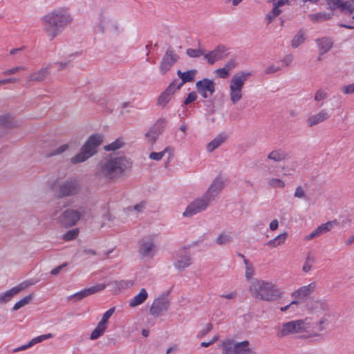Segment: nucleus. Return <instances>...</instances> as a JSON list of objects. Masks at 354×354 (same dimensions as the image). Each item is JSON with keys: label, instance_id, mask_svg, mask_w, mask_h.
<instances>
[{"label": "nucleus", "instance_id": "ea45409f", "mask_svg": "<svg viewBox=\"0 0 354 354\" xmlns=\"http://www.w3.org/2000/svg\"><path fill=\"white\" fill-rule=\"evenodd\" d=\"M245 266V276L248 280H250L254 275L255 271L253 265L247 259L243 261Z\"/></svg>", "mask_w": 354, "mask_h": 354}, {"label": "nucleus", "instance_id": "7ed1b4c3", "mask_svg": "<svg viewBox=\"0 0 354 354\" xmlns=\"http://www.w3.org/2000/svg\"><path fill=\"white\" fill-rule=\"evenodd\" d=\"M131 167V162L124 156H111L101 160L96 166L95 175L106 180L119 178Z\"/></svg>", "mask_w": 354, "mask_h": 354}, {"label": "nucleus", "instance_id": "a878e982", "mask_svg": "<svg viewBox=\"0 0 354 354\" xmlns=\"http://www.w3.org/2000/svg\"><path fill=\"white\" fill-rule=\"evenodd\" d=\"M338 224L339 222L337 220L333 219L320 225L314 232H311V239L318 237L324 234L330 232L332 229Z\"/></svg>", "mask_w": 354, "mask_h": 354}, {"label": "nucleus", "instance_id": "052dcab7", "mask_svg": "<svg viewBox=\"0 0 354 354\" xmlns=\"http://www.w3.org/2000/svg\"><path fill=\"white\" fill-rule=\"evenodd\" d=\"M341 90L344 94L354 93V83L342 86Z\"/></svg>", "mask_w": 354, "mask_h": 354}, {"label": "nucleus", "instance_id": "9d476101", "mask_svg": "<svg viewBox=\"0 0 354 354\" xmlns=\"http://www.w3.org/2000/svg\"><path fill=\"white\" fill-rule=\"evenodd\" d=\"M222 354H254L249 341L236 342L232 338H226L221 345Z\"/></svg>", "mask_w": 354, "mask_h": 354}, {"label": "nucleus", "instance_id": "f257e3e1", "mask_svg": "<svg viewBox=\"0 0 354 354\" xmlns=\"http://www.w3.org/2000/svg\"><path fill=\"white\" fill-rule=\"evenodd\" d=\"M331 315L330 304L324 297L317 295L311 297V341L322 339Z\"/></svg>", "mask_w": 354, "mask_h": 354}, {"label": "nucleus", "instance_id": "79ce46f5", "mask_svg": "<svg viewBox=\"0 0 354 354\" xmlns=\"http://www.w3.org/2000/svg\"><path fill=\"white\" fill-rule=\"evenodd\" d=\"M268 184L272 188H283L285 183L280 178H271L268 179Z\"/></svg>", "mask_w": 354, "mask_h": 354}, {"label": "nucleus", "instance_id": "0e129e2a", "mask_svg": "<svg viewBox=\"0 0 354 354\" xmlns=\"http://www.w3.org/2000/svg\"><path fill=\"white\" fill-rule=\"evenodd\" d=\"M216 73L221 78H225L229 75L230 72L225 68H219L216 71Z\"/></svg>", "mask_w": 354, "mask_h": 354}, {"label": "nucleus", "instance_id": "6e6d98bb", "mask_svg": "<svg viewBox=\"0 0 354 354\" xmlns=\"http://www.w3.org/2000/svg\"><path fill=\"white\" fill-rule=\"evenodd\" d=\"M197 99V95L195 92H191L188 94L187 97L185 98L184 101L185 105H188L190 103L193 102Z\"/></svg>", "mask_w": 354, "mask_h": 354}, {"label": "nucleus", "instance_id": "e433bc0d", "mask_svg": "<svg viewBox=\"0 0 354 354\" xmlns=\"http://www.w3.org/2000/svg\"><path fill=\"white\" fill-rule=\"evenodd\" d=\"M34 295L30 294L17 301L13 306V310H18L23 306L28 305L32 299Z\"/></svg>", "mask_w": 354, "mask_h": 354}, {"label": "nucleus", "instance_id": "7c9ffc66", "mask_svg": "<svg viewBox=\"0 0 354 354\" xmlns=\"http://www.w3.org/2000/svg\"><path fill=\"white\" fill-rule=\"evenodd\" d=\"M148 297V293L145 288H142L140 292L129 301L131 307L138 306L144 303Z\"/></svg>", "mask_w": 354, "mask_h": 354}, {"label": "nucleus", "instance_id": "393cba45", "mask_svg": "<svg viewBox=\"0 0 354 354\" xmlns=\"http://www.w3.org/2000/svg\"><path fill=\"white\" fill-rule=\"evenodd\" d=\"M48 74V68L44 67L26 75L27 83L43 82Z\"/></svg>", "mask_w": 354, "mask_h": 354}, {"label": "nucleus", "instance_id": "39448f33", "mask_svg": "<svg viewBox=\"0 0 354 354\" xmlns=\"http://www.w3.org/2000/svg\"><path fill=\"white\" fill-rule=\"evenodd\" d=\"M252 296L259 300L273 301L281 298L283 292L270 281L254 279L250 286Z\"/></svg>", "mask_w": 354, "mask_h": 354}, {"label": "nucleus", "instance_id": "aec40b11", "mask_svg": "<svg viewBox=\"0 0 354 354\" xmlns=\"http://www.w3.org/2000/svg\"><path fill=\"white\" fill-rule=\"evenodd\" d=\"M224 185V180L221 178H216L214 180L204 194L212 201L220 194Z\"/></svg>", "mask_w": 354, "mask_h": 354}, {"label": "nucleus", "instance_id": "8fccbe9b", "mask_svg": "<svg viewBox=\"0 0 354 354\" xmlns=\"http://www.w3.org/2000/svg\"><path fill=\"white\" fill-rule=\"evenodd\" d=\"M280 13L281 10L279 8H273V9L268 12L266 17L268 24L271 23Z\"/></svg>", "mask_w": 354, "mask_h": 354}, {"label": "nucleus", "instance_id": "338daca9", "mask_svg": "<svg viewBox=\"0 0 354 354\" xmlns=\"http://www.w3.org/2000/svg\"><path fill=\"white\" fill-rule=\"evenodd\" d=\"M132 208L133 210L136 211L137 212H142L145 208V203L140 202V203L133 205Z\"/></svg>", "mask_w": 354, "mask_h": 354}, {"label": "nucleus", "instance_id": "864d4df0", "mask_svg": "<svg viewBox=\"0 0 354 354\" xmlns=\"http://www.w3.org/2000/svg\"><path fill=\"white\" fill-rule=\"evenodd\" d=\"M128 283L129 282L126 281H114L112 283V286L115 291H119L121 288L127 287Z\"/></svg>", "mask_w": 354, "mask_h": 354}, {"label": "nucleus", "instance_id": "58836bf2", "mask_svg": "<svg viewBox=\"0 0 354 354\" xmlns=\"http://www.w3.org/2000/svg\"><path fill=\"white\" fill-rule=\"evenodd\" d=\"M310 294L309 286H304L299 288L298 290L294 292L292 295L295 298L302 299Z\"/></svg>", "mask_w": 354, "mask_h": 354}, {"label": "nucleus", "instance_id": "dca6fc26", "mask_svg": "<svg viewBox=\"0 0 354 354\" xmlns=\"http://www.w3.org/2000/svg\"><path fill=\"white\" fill-rule=\"evenodd\" d=\"M33 284L29 281H24L11 289L0 294V304H4L12 299V298L21 290Z\"/></svg>", "mask_w": 354, "mask_h": 354}, {"label": "nucleus", "instance_id": "774afa93", "mask_svg": "<svg viewBox=\"0 0 354 354\" xmlns=\"http://www.w3.org/2000/svg\"><path fill=\"white\" fill-rule=\"evenodd\" d=\"M217 340H218V336H214L208 342H201V345L203 347H208V346H211L212 344H213Z\"/></svg>", "mask_w": 354, "mask_h": 354}, {"label": "nucleus", "instance_id": "473e14b6", "mask_svg": "<svg viewBox=\"0 0 354 354\" xmlns=\"http://www.w3.org/2000/svg\"><path fill=\"white\" fill-rule=\"evenodd\" d=\"M288 237V233L283 232L282 234H280L277 236H276L274 238L270 239L269 241L267 242L266 245L269 248H274L277 247H279L280 245H282L285 243L286 239Z\"/></svg>", "mask_w": 354, "mask_h": 354}, {"label": "nucleus", "instance_id": "4be33fe9", "mask_svg": "<svg viewBox=\"0 0 354 354\" xmlns=\"http://www.w3.org/2000/svg\"><path fill=\"white\" fill-rule=\"evenodd\" d=\"M156 245L151 238L144 239L140 245L139 252L144 257H149L153 255Z\"/></svg>", "mask_w": 354, "mask_h": 354}, {"label": "nucleus", "instance_id": "603ef678", "mask_svg": "<svg viewBox=\"0 0 354 354\" xmlns=\"http://www.w3.org/2000/svg\"><path fill=\"white\" fill-rule=\"evenodd\" d=\"M114 310H115L114 308H111L109 310L105 312L103 314L100 323H101V324H104V325L107 326L108 320L112 316V315L113 314Z\"/></svg>", "mask_w": 354, "mask_h": 354}, {"label": "nucleus", "instance_id": "de8ad7c7", "mask_svg": "<svg viewBox=\"0 0 354 354\" xmlns=\"http://www.w3.org/2000/svg\"><path fill=\"white\" fill-rule=\"evenodd\" d=\"M169 150H170V149L169 147H166L162 151L151 152L149 154V158L151 160L159 161L163 158L165 154Z\"/></svg>", "mask_w": 354, "mask_h": 354}, {"label": "nucleus", "instance_id": "37998d69", "mask_svg": "<svg viewBox=\"0 0 354 354\" xmlns=\"http://www.w3.org/2000/svg\"><path fill=\"white\" fill-rule=\"evenodd\" d=\"M26 70V68L24 66L22 65H18L15 66L12 68H8L7 70H5L2 72V74L6 76L12 75L14 74H16L21 71Z\"/></svg>", "mask_w": 354, "mask_h": 354}, {"label": "nucleus", "instance_id": "4468645a", "mask_svg": "<svg viewBox=\"0 0 354 354\" xmlns=\"http://www.w3.org/2000/svg\"><path fill=\"white\" fill-rule=\"evenodd\" d=\"M327 5L330 10H338L342 12L348 14L354 12V0L346 1L342 0H327Z\"/></svg>", "mask_w": 354, "mask_h": 354}, {"label": "nucleus", "instance_id": "a211bd4d", "mask_svg": "<svg viewBox=\"0 0 354 354\" xmlns=\"http://www.w3.org/2000/svg\"><path fill=\"white\" fill-rule=\"evenodd\" d=\"M166 124L165 119H160L157 121V122L149 130V131L146 133L145 136L151 145H153L158 138V137L162 133L163 131V129Z\"/></svg>", "mask_w": 354, "mask_h": 354}, {"label": "nucleus", "instance_id": "a19ab883", "mask_svg": "<svg viewBox=\"0 0 354 354\" xmlns=\"http://www.w3.org/2000/svg\"><path fill=\"white\" fill-rule=\"evenodd\" d=\"M79 232L80 230L78 228H73L64 233L62 235V239L66 241L74 240L77 237Z\"/></svg>", "mask_w": 354, "mask_h": 354}, {"label": "nucleus", "instance_id": "f704fd0d", "mask_svg": "<svg viewBox=\"0 0 354 354\" xmlns=\"http://www.w3.org/2000/svg\"><path fill=\"white\" fill-rule=\"evenodd\" d=\"M316 43L318 50L322 55L327 53L333 46L332 41L326 38L317 39Z\"/></svg>", "mask_w": 354, "mask_h": 354}, {"label": "nucleus", "instance_id": "9b49d317", "mask_svg": "<svg viewBox=\"0 0 354 354\" xmlns=\"http://www.w3.org/2000/svg\"><path fill=\"white\" fill-rule=\"evenodd\" d=\"M211 201L204 194L194 199L186 207L183 213L184 217H191L207 209Z\"/></svg>", "mask_w": 354, "mask_h": 354}, {"label": "nucleus", "instance_id": "13d9d810", "mask_svg": "<svg viewBox=\"0 0 354 354\" xmlns=\"http://www.w3.org/2000/svg\"><path fill=\"white\" fill-rule=\"evenodd\" d=\"M299 301H291L289 304L285 306H283V307H281L280 308V310L282 312H285L286 310H288V309H292V310H295V307L297 306V304H299Z\"/></svg>", "mask_w": 354, "mask_h": 354}, {"label": "nucleus", "instance_id": "c756f323", "mask_svg": "<svg viewBox=\"0 0 354 354\" xmlns=\"http://www.w3.org/2000/svg\"><path fill=\"white\" fill-rule=\"evenodd\" d=\"M288 158V154L281 149H274L270 151L267 156L268 160L274 162H280L285 160Z\"/></svg>", "mask_w": 354, "mask_h": 354}, {"label": "nucleus", "instance_id": "e2e57ef3", "mask_svg": "<svg viewBox=\"0 0 354 354\" xmlns=\"http://www.w3.org/2000/svg\"><path fill=\"white\" fill-rule=\"evenodd\" d=\"M212 329V325L211 324H207L199 333L198 337H203L207 335Z\"/></svg>", "mask_w": 354, "mask_h": 354}, {"label": "nucleus", "instance_id": "bb28decb", "mask_svg": "<svg viewBox=\"0 0 354 354\" xmlns=\"http://www.w3.org/2000/svg\"><path fill=\"white\" fill-rule=\"evenodd\" d=\"M106 288L104 283L97 284L93 287L84 289L80 292H76L75 294L71 296V297H75L77 300H80L87 296L95 294L104 290Z\"/></svg>", "mask_w": 354, "mask_h": 354}, {"label": "nucleus", "instance_id": "b1692460", "mask_svg": "<svg viewBox=\"0 0 354 354\" xmlns=\"http://www.w3.org/2000/svg\"><path fill=\"white\" fill-rule=\"evenodd\" d=\"M226 49L224 46H218L214 50L209 53H205V59H207L209 64H213L214 62L223 59L225 55Z\"/></svg>", "mask_w": 354, "mask_h": 354}, {"label": "nucleus", "instance_id": "680f3d73", "mask_svg": "<svg viewBox=\"0 0 354 354\" xmlns=\"http://www.w3.org/2000/svg\"><path fill=\"white\" fill-rule=\"evenodd\" d=\"M331 15L330 14L324 13V14H319L315 15L313 17V19H315L317 21H324L330 19Z\"/></svg>", "mask_w": 354, "mask_h": 354}, {"label": "nucleus", "instance_id": "f8f14e48", "mask_svg": "<svg viewBox=\"0 0 354 354\" xmlns=\"http://www.w3.org/2000/svg\"><path fill=\"white\" fill-rule=\"evenodd\" d=\"M80 191V183L76 178H71L59 184L56 192L57 198H64L77 194Z\"/></svg>", "mask_w": 354, "mask_h": 354}, {"label": "nucleus", "instance_id": "412c9836", "mask_svg": "<svg viewBox=\"0 0 354 354\" xmlns=\"http://www.w3.org/2000/svg\"><path fill=\"white\" fill-rule=\"evenodd\" d=\"M178 55L172 50H167L160 65V69L162 74L166 73L171 66L177 62Z\"/></svg>", "mask_w": 354, "mask_h": 354}, {"label": "nucleus", "instance_id": "5701e85b", "mask_svg": "<svg viewBox=\"0 0 354 354\" xmlns=\"http://www.w3.org/2000/svg\"><path fill=\"white\" fill-rule=\"evenodd\" d=\"M196 73L197 71L195 69L189 70L185 72L178 71L177 75L181 79V82H178V80H174L171 83L175 84L176 88L179 90L186 82H193Z\"/></svg>", "mask_w": 354, "mask_h": 354}, {"label": "nucleus", "instance_id": "2f4dec72", "mask_svg": "<svg viewBox=\"0 0 354 354\" xmlns=\"http://www.w3.org/2000/svg\"><path fill=\"white\" fill-rule=\"evenodd\" d=\"M330 117V113L327 109H322L318 113L314 114L311 117V126L316 125L324 121L328 120Z\"/></svg>", "mask_w": 354, "mask_h": 354}, {"label": "nucleus", "instance_id": "20e7f679", "mask_svg": "<svg viewBox=\"0 0 354 354\" xmlns=\"http://www.w3.org/2000/svg\"><path fill=\"white\" fill-rule=\"evenodd\" d=\"M95 29L101 35L109 37L118 35L120 32V26L115 12L108 7L100 8L96 14Z\"/></svg>", "mask_w": 354, "mask_h": 354}, {"label": "nucleus", "instance_id": "6ab92c4d", "mask_svg": "<svg viewBox=\"0 0 354 354\" xmlns=\"http://www.w3.org/2000/svg\"><path fill=\"white\" fill-rule=\"evenodd\" d=\"M178 90V89L176 88L175 84L171 83L158 96L157 99V105L162 108H165L171 100L174 94Z\"/></svg>", "mask_w": 354, "mask_h": 354}, {"label": "nucleus", "instance_id": "f03ea898", "mask_svg": "<svg viewBox=\"0 0 354 354\" xmlns=\"http://www.w3.org/2000/svg\"><path fill=\"white\" fill-rule=\"evenodd\" d=\"M73 21L69 9L65 7L55 8L45 14L41 21L46 37L53 40Z\"/></svg>", "mask_w": 354, "mask_h": 354}, {"label": "nucleus", "instance_id": "bf43d9fd", "mask_svg": "<svg viewBox=\"0 0 354 354\" xmlns=\"http://www.w3.org/2000/svg\"><path fill=\"white\" fill-rule=\"evenodd\" d=\"M82 254L84 256L93 257L97 255V252L95 249L86 248L82 250Z\"/></svg>", "mask_w": 354, "mask_h": 354}, {"label": "nucleus", "instance_id": "4c0bfd02", "mask_svg": "<svg viewBox=\"0 0 354 354\" xmlns=\"http://www.w3.org/2000/svg\"><path fill=\"white\" fill-rule=\"evenodd\" d=\"M124 145V142L122 138H119L111 142V144L104 147L106 151H115L122 148Z\"/></svg>", "mask_w": 354, "mask_h": 354}, {"label": "nucleus", "instance_id": "c03bdc74", "mask_svg": "<svg viewBox=\"0 0 354 354\" xmlns=\"http://www.w3.org/2000/svg\"><path fill=\"white\" fill-rule=\"evenodd\" d=\"M305 40L304 33L299 31L292 40V46L293 48H297L301 45Z\"/></svg>", "mask_w": 354, "mask_h": 354}, {"label": "nucleus", "instance_id": "4d7b16f0", "mask_svg": "<svg viewBox=\"0 0 354 354\" xmlns=\"http://www.w3.org/2000/svg\"><path fill=\"white\" fill-rule=\"evenodd\" d=\"M281 70L280 67L274 64L267 66L265 69L266 74H272L277 73Z\"/></svg>", "mask_w": 354, "mask_h": 354}, {"label": "nucleus", "instance_id": "2eb2a0df", "mask_svg": "<svg viewBox=\"0 0 354 354\" xmlns=\"http://www.w3.org/2000/svg\"><path fill=\"white\" fill-rule=\"evenodd\" d=\"M196 88L203 97L207 98L214 93L215 83L212 80L205 78L196 83Z\"/></svg>", "mask_w": 354, "mask_h": 354}, {"label": "nucleus", "instance_id": "5fc2aeb1", "mask_svg": "<svg viewBox=\"0 0 354 354\" xmlns=\"http://www.w3.org/2000/svg\"><path fill=\"white\" fill-rule=\"evenodd\" d=\"M294 196L297 198H304L306 196V192L302 187H297L295 189Z\"/></svg>", "mask_w": 354, "mask_h": 354}, {"label": "nucleus", "instance_id": "09e8293b", "mask_svg": "<svg viewBox=\"0 0 354 354\" xmlns=\"http://www.w3.org/2000/svg\"><path fill=\"white\" fill-rule=\"evenodd\" d=\"M53 334L51 333H48V334H45V335H40V336H38V337H36L33 339H32L30 342V344L32 346H34L35 344H37L38 343H40L44 340H47L48 339H50L53 337Z\"/></svg>", "mask_w": 354, "mask_h": 354}, {"label": "nucleus", "instance_id": "f3484780", "mask_svg": "<svg viewBox=\"0 0 354 354\" xmlns=\"http://www.w3.org/2000/svg\"><path fill=\"white\" fill-rule=\"evenodd\" d=\"M169 307V301L166 297H158L153 301L150 308V314L158 317L167 310Z\"/></svg>", "mask_w": 354, "mask_h": 354}, {"label": "nucleus", "instance_id": "0eeeda50", "mask_svg": "<svg viewBox=\"0 0 354 354\" xmlns=\"http://www.w3.org/2000/svg\"><path fill=\"white\" fill-rule=\"evenodd\" d=\"M309 325L308 319L285 322L276 328V335L279 338L292 335H295L299 338L307 337Z\"/></svg>", "mask_w": 354, "mask_h": 354}, {"label": "nucleus", "instance_id": "72a5a7b5", "mask_svg": "<svg viewBox=\"0 0 354 354\" xmlns=\"http://www.w3.org/2000/svg\"><path fill=\"white\" fill-rule=\"evenodd\" d=\"M232 241V233L226 231L221 232L214 240L215 243L220 246L227 245Z\"/></svg>", "mask_w": 354, "mask_h": 354}, {"label": "nucleus", "instance_id": "423d86ee", "mask_svg": "<svg viewBox=\"0 0 354 354\" xmlns=\"http://www.w3.org/2000/svg\"><path fill=\"white\" fill-rule=\"evenodd\" d=\"M91 211L86 205H81L67 208L64 210L57 218L58 223L66 227H71L75 225L80 220L90 217Z\"/></svg>", "mask_w": 354, "mask_h": 354}, {"label": "nucleus", "instance_id": "69168bd1", "mask_svg": "<svg viewBox=\"0 0 354 354\" xmlns=\"http://www.w3.org/2000/svg\"><path fill=\"white\" fill-rule=\"evenodd\" d=\"M19 82V79L15 77H10L0 80V86L6 84H14Z\"/></svg>", "mask_w": 354, "mask_h": 354}, {"label": "nucleus", "instance_id": "6e6552de", "mask_svg": "<svg viewBox=\"0 0 354 354\" xmlns=\"http://www.w3.org/2000/svg\"><path fill=\"white\" fill-rule=\"evenodd\" d=\"M102 135H91L81 147L80 152L71 158L70 162L73 165L85 162L95 154L96 149L102 144Z\"/></svg>", "mask_w": 354, "mask_h": 354}, {"label": "nucleus", "instance_id": "cd10ccee", "mask_svg": "<svg viewBox=\"0 0 354 354\" xmlns=\"http://www.w3.org/2000/svg\"><path fill=\"white\" fill-rule=\"evenodd\" d=\"M19 122L10 114L0 115V126L3 127L12 129L19 127Z\"/></svg>", "mask_w": 354, "mask_h": 354}, {"label": "nucleus", "instance_id": "c85d7f7f", "mask_svg": "<svg viewBox=\"0 0 354 354\" xmlns=\"http://www.w3.org/2000/svg\"><path fill=\"white\" fill-rule=\"evenodd\" d=\"M227 140V136L224 133L217 135L211 142L207 145L208 152H212L220 147Z\"/></svg>", "mask_w": 354, "mask_h": 354}, {"label": "nucleus", "instance_id": "a18cd8bd", "mask_svg": "<svg viewBox=\"0 0 354 354\" xmlns=\"http://www.w3.org/2000/svg\"><path fill=\"white\" fill-rule=\"evenodd\" d=\"M69 147H70V142L62 145L59 146L57 148H56L55 149H54L53 151H52L50 153V156H54L60 155V154L64 153L65 151H66L69 149Z\"/></svg>", "mask_w": 354, "mask_h": 354}, {"label": "nucleus", "instance_id": "3c124183", "mask_svg": "<svg viewBox=\"0 0 354 354\" xmlns=\"http://www.w3.org/2000/svg\"><path fill=\"white\" fill-rule=\"evenodd\" d=\"M187 54L190 57H199L202 55L205 56V52L201 49L188 48L187 50Z\"/></svg>", "mask_w": 354, "mask_h": 354}, {"label": "nucleus", "instance_id": "1a4fd4ad", "mask_svg": "<svg viewBox=\"0 0 354 354\" xmlns=\"http://www.w3.org/2000/svg\"><path fill=\"white\" fill-rule=\"evenodd\" d=\"M252 75L249 71L236 73L229 83V97L232 104L235 105L243 98L245 82Z\"/></svg>", "mask_w": 354, "mask_h": 354}, {"label": "nucleus", "instance_id": "c9c22d12", "mask_svg": "<svg viewBox=\"0 0 354 354\" xmlns=\"http://www.w3.org/2000/svg\"><path fill=\"white\" fill-rule=\"evenodd\" d=\"M107 326L98 323L97 326L94 328L92 333L90 335V339L95 340L102 336L106 329Z\"/></svg>", "mask_w": 354, "mask_h": 354}, {"label": "nucleus", "instance_id": "49530a36", "mask_svg": "<svg viewBox=\"0 0 354 354\" xmlns=\"http://www.w3.org/2000/svg\"><path fill=\"white\" fill-rule=\"evenodd\" d=\"M328 97L327 92L324 89H319L314 95V100L317 102H323Z\"/></svg>", "mask_w": 354, "mask_h": 354}, {"label": "nucleus", "instance_id": "ddd939ff", "mask_svg": "<svg viewBox=\"0 0 354 354\" xmlns=\"http://www.w3.org/2000/svg\"><path fill=\"white\" fill-rule=\"evenodd\" d=\"M192 263V259L190 252L185 247L179 248L176 252L174 268L178 271H182Z\"/></svg>", "mask_w": 354, "mask_h": 354}]
</instances>
